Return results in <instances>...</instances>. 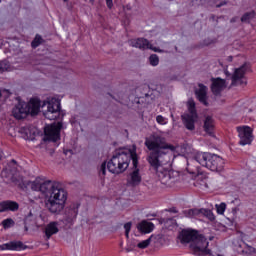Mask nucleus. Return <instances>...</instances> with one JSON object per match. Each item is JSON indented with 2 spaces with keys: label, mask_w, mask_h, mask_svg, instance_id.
I'll use <instances>...</instances> for the list:
<instances>
[{
  "label": "nucleus",
  "mask_w": 256,
  "mask_h": 256,
  "mask_svg": "<svg viewBox=\"0 0 256 256\" xmlns=\"http://www.w3.org/2000/svg\"><path fill=\"white\" fill-rule=\"evenodd\" d=\"M42 107H47L43 115L50 121H55L61 115V101L57 98H48L47 101L43 102Z\"/></svg>",
  "instance_id": "obj_6"
},
{
  "label": "nucleus",
  "mask_w": 256,
  "mask_h": 256,
  "mask_svg": "<svg viewBox=\"0 0 256 256\" xmlns=\"http://www.w3.org/2000/svg\"><path fill=\"white\" fill-rule=\"evenodd\" d=\"M225 209H227V205L225 203L216 204V211L218 215H223V213H225Z\"/></svg>",
  "instance_id": "obj_30"
},
{
  "label": "nucleus",
  "mask_w": 256,
  "mask_h": 256,
  "mask_svg": "<svg viewBox=\"0 0 256 256\" xmlns=\"http://www.w3.org/2000/svg\"><path fill=\"white\" fill-rule=\"evenodd\" d=\"M149 245H151V237L142 241V242H140V243H138L137 247H138V249H147V247Z\"/></svg>",
  "instance_id": "obj_29"
},
{
  "label": "nucleus",
  "mask_w": 256,
  "mask_h": 256,
  "mask_svg": "<svg viewBox=\"0 0 256 256\" xmlns=\"http://www.w3.org/2000/svg\"><path fill=\"white\" fill-rule=\"evenodd\" d=\"M41 43H43V38L39 35H36V37L34 38V40L31 43V45L35 49V48L39 47L41 45Z\"/></svg>",
  "instance_id": "obj_28"
},
{
  "label": "nucleus",
  "mask_w": 256,
  "mask_h": 256,
  "mask_svg": "<svg viewBox=\"0 0 256 256\" xmlns=\"http://www.w3.org/2000/svg\"><path fill=\"white\" fill-rule=\"evenodd\" d=\"M188 113L183 114L182 123L188 131H195V123H197V110L195 109V101L189 99L187 101Z\"/></svg>",
  "instance_id": "obj_7"
},
{
  "label": "nucleus",
  "mask_w": 256,
  "mask_h": 256,
  "mask_svg": "<svg viewBox=\"0 0 256 256\" xmlns=\"http://www.w3.org/2000/svg\"><path fill=\"white\" fill-rule=\"evenodd\" d=\"M195 161L202 167H206L210 171H222L225 167V160L217 154L209 152H197L194 156Z\"/></svg>",
  "instance_id": "obj_4"
},
{
  "label": "nucleus",
  "mask_w": 256,
  "mask_h": 256,
  "mask_svg": "<svg viewBox=\"0 0 256 256\" xmlns=\"http://www.w3.org/2000/svg\"><path fill=\"white\" fill-rule=\"evenodd\" d=\"M19 209V204L13 201H3L0 202V213L5 211H17Z\"/></svg>",
  "instance_id": "obj_20"
},
{
  "label": "nucleus",
  "mask_w": 256,
  "mask_h": 256,
  "mask_svg": "<svg viewBox=\"0 0 256 256\" xmlns=\"http://www.w3.org/2000/svg\"><path fill=\"white\" fill-rule=\"evenodd\" d=\"M77 215H79V205H72L68 209H66L63 217V223L64 225H71L75 224V221H77Z\"/></svg>",
  "instance_id": "obj_13"
},
{
  "label": "nucleus",
  "mask_w": 256,
  "mask_h": 256,
  "mask_svg": "<svg viewBox=\"0 0 256 256\" xmlns=\"http://www.w3.org/2000/svg\"><path fill=\"white\" fill-rule=\"evenodd\" d=\"M145 147L149 153L147 161L156 173L158 181L165 187H173L179 181V173L170 169L169 161L163 159L162 155H166L167 149L175 151V146L167 143L165 137L161 134L153 133L145 138Z\"/></svg>",
  "instance_id": "obj_1"
},
{
  "label": "nucleus",
  "mask_w": 256,
  "mask_h": 256,
  "mask_svg": "<svg viewBox=\"0 0 256 256\" xmlns=\"http://www.w3.org/2000/svg\"><path fill=\"white\" fill-rule=\"evenodd\" d=\"M101 172L103 175H105V164H102L101 166Z\"/></svg>",
  "instance_id": "obj_37"
},
{
  "label": "nucleus",
  "mask_w": 256,
  "mask_h": 256,
  "mask_svg": "<svg viewBox=\"0 0 256 256\" xmlns=\"http://www.w3.org/2000/svg\"><path fill=\"white\" fill-rule=\"evenodd\" d=\"M214 237L213 236H210L209 237V241H213Z\"/></svg>",
  "instance_id": "obj_40"
},
{
  "label": "nucleus",
  "mask_w": 256,
  "mask_h": 256,
  "mask_svg": "<svg viewBox=\"0 0 256 256\" xmlns=\"http://www.w3.org/2000/svg\"><path fill=\"white\" fill-rule=\"evenodd\" d=\"M2 225L4 229H9L10 227H13V225H15V222L13 221V219H6L3 220Z\"/></svg>",
  "instance_id": "obj_31"
},
{
  "label": "nucleus",
  "mask_w": 256,
  "mask_h": 256,
  "mask_svg": "<svg viewBox=\"0 0 256 256\" xmlns=\"http://www.w3.org/2000/svg\"><path fill=\"white\" fill-rule=\"evenodd\" d=\"M183 215L188 217L189 219H193L195 217H201V209L193 208L183 211Z\"/></svg>",
  "instance_id": "obj_22"
},
{
  "label": "nucleus",
  "mask_w": 256,
  "mask_h": 256,
  "mask_svg": "<svg viewBox=\"0 0 256 256\" xmlns=\"http://www.w3.org/2000/svg\"><path fill=\"white\" fill-rule=\"evenodd\" d=\"M226 87L227 83L224 79L212 78L211 91L214 95H220L221 91H223Z\"/></svg>",
  "instance_id": "obj_16"
},
{
  "label": "nucleus",
  "mask_w": 256,
  "mask_h": 256,
  "mask_svg": "<svg viewBox=\"0 0 256 256\" xmlns=\"http://www.w3.org/2000/svg\"><path fill=\"white\" fill-rule=\"evenodd\" d=\"M227 61H228L229 63H231V61H233V56H228V57H227Z\"/></svg>",
  "instance_id": "obj_39"
},
{
  "label": "nucleus",
  "mask_w": 256,
  "mask_h": 256,
  "mask_svg": "<svg viewBox=\"0 0 256 256\" xmlns=\"http://www.w3.org/2000/svg\"><path fill=\"white\" fill-rule=\"evenodd\" d=\"M209 241H207V238L203 236V234H198L196 236V240L190 244V249L194 255H205L206 253H209Z\"/></svg>",
  "instance_id": "obj_9"
},
{
  "label": "nucleus",
  "mask_w": 256,
  "mask_h": 256,
  "mask_svg": "<svg viewBox=\"0 0 256 256\" xmlns=\"http://www.w3.org/2000/svg\"><path fill=\"white\" fill-rule=\"evenodd\" d=\"M217 256H223L222 254H218Z\"/></svg>",
  "instance_id": "obj_45"
},
{
  "label": "nucleus",
  "mask_w": 256,
  "mask_h": 256,
  "mask_svg": "<svg viewBox=\"0 0 256 256\" xmlns=\"http://www.w3.org/2000/svg\"><path fill=\"white\" fill-rule=\"evenodd\" d=\"M213 127H215L213 118H211V116L206 117L204 121V131H206V133H209V135H211V133H213Z\"/></svg>",
  "instance_id": "obj_24"
},
{
  "label": "nucleus",
  "mask_w": 256,
  "mask_h": 256,
  "mask_svg": "<svg viewBox=\"0 0 256 256\" xmlns=\"http://www.w3.org/2000/svg\"><path fill=\"white\" fill-rule=\"evenodd\" d=\"M1 159H3V154L0 153V161H1Z\"/></svg>",
  "instance_id": "obj_41"
},
{
  "label": "nucleus",
  "mask_w": 256,
  "mask_h": 256,
  "mask_svg": "<svg viewBox=\"0 0 256 256\" xmlns=\"http://www.w3.org/2000/svg\"><path fill=\"white\" fill-rule=\"evenodd\" d=\"M132 163L134 167H137V152L135 146L127 152L122 151L114 155L111 160L108 162L107 167L110 173L114 175H121L125 173L129 168V164Z\"/></svg>",
  "instance_id": "obj_3"
},
{
  "label": "nucleus",
  "mask_w": 256,
  "mask_h": 256,
  "mask_svg": "<svg viewBox=\"0 0 256 256\" xmlns=\"http://www.w3.org/2000/svg\"><path fill=\"white\" fill-rule=\"evenodd\" d=\"M67 1H69V0H64L65 3H67Z\"/></svg>",
  "instance_id": "obj_44"
},
{
  "label": "nucleus",
  "mask_w": 256,
  "mask_h": 256,
  "mask_svg": "<svg viewBox=\"0 0 256 256\" xmlns=\"http://www.w3.org/2000/svg\"><path fill=\"white\" fill-rule=\"evenodd\" d=\"M207 217L209 221H215V214L209 209H200V217Z\"/></svg>",
  "instance_id": "obj_25"
},
{
  "label": "nucleus",
  "mask_w": 256,
  "mask_h": 256,
  "mask_svg": "<svg viewBox=\"0 0 256 256\" xmlns=\"http://www.w3.org/2000/svg\"><path fill=\"white\" fill-rule=\"evenodd\" d=\"M149 62L152 67H157V65H159V56H157V54L150 55Z\"/></svg>",
  "instance_id": "obj_27"
},
{
  "label": "nucleus",
  "mask_w": 256,
  "mask_h": 256,
  "mask_svg": "<svg viewBox=\"0 0 256 256\" xmlns=\"http://www.w3.org/2000/svg\"><path fill=\"white\" fill-rule=\"evenodd\" d=\"M128 43L130 47H135V49H140L141 51L150 49V51H154V53H167L164 49L153 46L147 38L130 39Z\"/></svg>",
  "instance_id": "obj_8"
},
{
  "label": "nucleus",
  "mask_w": 256,
  "mask_h": 256,
  "mask_svg": "<svg viewBox=\"0 0 256 256\" xmlns=\"http://www.w3.org/2000/svg\"><path fill=\"white\" fill-rule=\"evenodd\" d=\"M7 69H9V64L7 62H0V73H4Z\"/></svg>",
  "instance_id": "obj_34"
},
{
  "label": "nucleus",
  "mask_w": 256,
  "mask_h": 256,
  "mask_svg": "<svg viewBox=\"0 0 256 256\" xmlns=\"http://www.w3.org/2000/svg\"><path fill=\"white\" fill-rule=\"evenodd\" d=\"M238 137L240 139V145H251L253 143V129L249 126L237 127Z\"/></svg>",
  "instance_id": "obj_12"
},
{
  "label": "nucleus",
  "mask_w": 256,
  "mask_h": 256,
  "mask_svg": "<svg viewBox=\"0 0 256 256\" xmlns=\"http://www.w3.org/2000/svg\"><path fill=\"white\" fill-rule=\"evenodd\" d=\"M41 110V101L37 98H32L28 103L18 102L12 110V115L15 119H25L27 115H37Z\"/></svg>",
  "instance_id": "obj_5"
},
{
  "label": "nucleus",
  "mask_w": 256,
  "mask_h": 256,
  "mask_svg": "<svg viewBox=\"0 0 256 256\" xmlns=\"http://www.w3.org/2000/svg\"><path fill=\"white\" fill-rule=\"evenodd\" d=\"M23 243L21 241H11L0 245V251H21Z\"/></svg>",
  "instance_id": "obj_17"
},
{
  "label": "nucleus",
  "mask_w": 256,
  "mask_h": 256,
  "mask_svg": "<svg viewBox=\"0 0 256 256\" xmlns=\"http://www.w3.org/2000/svg\"><path fill=\"white\" fill-rule=\"evenodd\" d=\"M223 5H227V2H221L220 4H217L216 7H223Z\"/></svg>",
  "instance_id": "obj_38"
},
{
  "label": "nucleus",
  "mask_w": 256,
  "mask_h": 256,
  "mask_svg": "<svg viewBox=\"0 0 256 256\" xmlns=\"http://www.w3.org/2000/svg\"><path fill=\"white\" fill-rule=\"evenodd\" d=\"M248 71H249V64L247 63L240 66L239 68H236L231 77V80H232L231 85L233 87H237L239 85H242V86L247 85V79L245 78V73H247Z\"/></svg>",
  "instance_id": "obj_10"
},
{
  "label": "nucleus",
  "mask_w": 256,
  "mask_h": 256,
  "mask_svg": "<svg viewBox=\"0 0 256 256\" xmlns=\"http://www.w3.org/2000/svg\"><path fill=\"white\" fill-rule=\"evenodd\" d=\"M195 187H208L207 176L205 174H198L195 178Z\"/></svg>",
  "instance_id": "obj_23"
},
{
  "label": "nucleus",
  "mask_w": 256,
  "mask_h": 256,
  "mask_svg": "<svg viewBox=\"0 0 256 256\" xmlns=\"http://www.w3.org/2000/svg\"><path fill=\"white\" fill-rule=\"evenodd\" d=\"M106 5L109 9L113 7V0H106Z\"/></svg>",
  "instance_id": "obj_36"
},
{
  "label": "nucleus",
  "mask_w": 256,
  "mask_h": 256,
  "mask_svg": "<svg viewBox=\"0 0 256 256\" xmlns=\"http://www.w3.org/2000/svg\"><path fill=\"white\" fill-rule=\"evenodd\" d=\"M33 191H40L45 195V205L50 213H61L65 209L67 202V192L59 182H44L41 184L39 180L31 183Z\"/></svg>",
  "instance_id": "obj_2"
},
{
  "label": "nucleus",
  "mask_w": 256,
  "mask_h": 256,
  "mask_svg": "<svg viewBox=\"0 0 256 256\" xmlns=\"http://www.w3.org/2000/svg\"><path fill=\"white\" fill-rule=\"evenodd\" d=\"M196 97L200 103L207 105V86L203 84H198V88L195 91Z\"/></svg>",
  "instance_id": "obj_18"
},
{
  "label": "nucleus",
  "mask_w": 256,
  "mask_h": 256,
  "mask_svg": "<svg viewBox=\"0 0 256 256\" xmlns=\"http://www.w3.org/2000/svg\"><path fill=\"white\" fill-rule=\"evenodd\" d=\"M45 236L46 239L49 240L53 235H57L59 233V223L57 222H50L45 228Z\"/></svg>",
  "instance_id": "obj_19"
},
{
  "label": "nucleus",
  "mask_w": 256,
  "mask_h": 256,
  "mask_svg": "<svg viewBox=\"0 0 256 256\" xmlns=\"http://www.w3.org/2000/svg\"><path fill=\"white\" fill-rule=\"evenodd\" d=\"M61 127H63L61 122L46 126L44 141H58L61 137Z\"/></svg>",
  "instance_id": "obj_11"
},
{
  "label": "nucleus",
  "mask_w": 256,
  "mask_h": 256,
  "mask_svg": "<svg viewBox=\"0 0 256 256\" xmlns=\"http://www.w3.org/2000/svg\"><path fill=\"white\" fill-rule=\"evenodd\" d=\"M199 235V232L197 230L192 229H186L182 230L181 233L178 236V239H180L181 243H195V240L197 239Z\"/></svg>",
  "instance_id": "obj_14"
},
{
  "label": "nucleus",
  "mask_w": 256,
  "mask_h": 256,
  "mask_svg": "<svg viewBox=\"0 0 256 256\" xmlns=\"http://www.w3.org/2000/svg\"><path fill=\"white\" fill-rule=\"evenodd\" d=\"M135 247H136L135 244L128 243V245L126 247V252L131 253V251H133V249H135Z\"/></svg>",
  "instance_id": "obj_35"
},
{
  "label": "nucleus",
  "mask_w": 256,
  "mask_h": 256,
  "mask_svg": "<svg viewBox=\"0 0 256 256\" xmlns=\"http://www.w3.org/2000/svg\"><path fill=\"white\" fill-rule=\"evenodd\" d=\"M156 122H157L159 125H167L168 120H167V118L163 117L162 115H158V116L156 117Z\"/></svg>",
  "instance_id": "obj_32"
},
{
  "label": "nucleus",
  "mask_w": 256,
  "mask_h": 256,
  "mask_svg": "<svg viewBox=\"0 0 256 256\" xmlns=\"http://www.w3.org/2000/svg\"><path fill=\"white\" fill-rule=\"evenodd\" d=\"M132 223L131 222H128L126 224H124V229H125V235H126V238L129 239V233L131 231V227H132Z\"/></svg>",
  "instance_id": "obj_33"
},
{
  "label": "nucleus",
  "mask_w": 256,
  "mask_h": 256,
  "mask_svg": "<svg viewBox=\"0 0 256 256\" xmlns=\"http://www.w3.org/2000/svg\"><path fill=\"white\" fill-rule=\"evenodd\" d=\"M141 181V173L139 172V169L135 167V169L128 175L127 185L129 187H137L138 185H141Z\"/></svg>",
  "instance_id": "obj_15"
},
{
  "label": "nucleus",
  "mask_w": 256,
  "mask_h": 256,
  "mask_svg": "<svg viewBox=\"0 0 256 256\" xmlns=\"http://www.w3.org/2000/svg\"><path fill=\"white\" fill-rule=\"evenodd\" d=\"M234 21H235V19H232V20H231V23H234Z\"/></svg>",
  "instance_id": "obj_43"
},
{
  "label": "nucleus",
  "mask_w": 256,
  "mask_h": 256,
  "mask_svg": "<svg viewBox=\"0 0 256 256\" xmlns=\"http://www.w3.org/2000/svg\"><path fill=\"white\" fill-rule=\"evenodd\" d=\"M173 213H177V210H172Z\"/></svg>",
  "instance_id": "obj_42"
},
{
  "label": "nucleus",
  "mask_w": 256,
  "mask_h": 256,
  "mask_svg": "<svg viewBox=\"0 0 256 256\" xmlns=\"http://www.w3.org/2000/svg\"><path fill=\"white\" fill-rule=\"evenodd\" d=\"M0 97H1V91H0Z\"/></svg>",
  "instance_id": "obj_46"
},
{
  "label": "nucleus",
  "mask_w": 256,
  "mask_h": 256,
  "mask_svg": "<svg viewBox=\"0 0 256 256\" xmlns=\"http://www.w3.org/2000/svg\"><path fill=\"white\" fill-rule=\"evenodd\" d=\"M253 17H255V12H247L241 17V21L242 23H248Z\"/></svg>",
  "instance_id": "obj_26"
},
{
  "label": "nucleus",
  "mask_w": 256,
  "mask_h": 256,
  "mask_svg": "<svg viewBox=\"0 0 256 256\" xmlns=\"http://www.w3.org/2000/svg\"><path fill=\"white\" fill-rule=\"evenodd\" d=\"M137 229L140 233L147 234V233H151L153 229H155V225L152 222H148L144 220L138 223Z\"/></svg>",
  "instance_id": "obj_21"
}]
</instances>
